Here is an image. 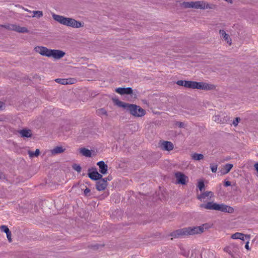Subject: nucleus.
Here are the masks:
<instances>
[{"instance_id": "nucleus-17", "label": "nucleus", "mask_w": 258, "mask_h": 258, "mask_svg": "<svg viewBox=\"0 0 258 258\" xmlns=\"http://www.w3.org/2000/svg\"><path fill=\"white\" fill-rule=\"evenodd\" d=\"M10 30L15 31L19 33H28L29 30L25 27H21L17 25H12L10 27Z\"/></svg>"}, {"instance_id": "nucleus-38", "label": "nucleus", "mask_w": 258, "mask_h": 258, "mask_svg": "<svg viewBox=\"0 0 258 258\" xmlns=\"http://www.w3.org/2000/svg\"><path fill=\"white\" fill-rule=\"evenodd\" d=\"M90 189L88 188H86L84 190V194L85 196H90Z\"/></svg>"}, {"instance_id": "nucleus-30", "label": "nucleus", "mask_w": 258, "mask_h": 258, "mask_svg": "<svg viewBox=\"0 0 258 258\" xmlns=\"http://www.w3.org/2000/svg\"><path fill=\"white\" fill-rule=\"evenodd\" d=\"M55 81L59 84H62V85H66L69 84L67 80L64 79H56L55 80Z\"/></svg>"}, {"instance_id": "nucleus-46", "label": "nucleus", "mask_w": 258, "mask_h": 258, "mask_svg": "<svg viewBox=\"0 0 258 258\" xmlns=\"http://www.w3.org/2000/svg\"><path fill=\"white\" fill-rule=\"evenodd\" d=\"M11 26H12V25H2V27L10 30V27H11Z\"/></svg>"}, {"instance_id": "nucleus-40", "label": "nucleus", "mask_w": 258, "mask_h": 258, "mask_svg": "<svg viewBox=\"0 0 258 258\" xmlns=\"http://www.w3.org/2000/svg\"><path fill=\"white\" fill-rule=\"evenodd\" d=\"M240 119L239 117H236L235 119L233 121L232 124L234 126H236L238 124V122H239V120H240Z\"/></svg>"}, {"instance_id": "nucleus-28", "label": "nucleus", "mask_w": 258, "mask_h": 258, "mask_svg": "<svg viewBox=\"0 0 258 258\" xmlns=\"http://www.w3.org/2000/svg\"><path fill=\"white\" fill-rule=\"evenodd\" d=\"M233 166V165L232 164L228 163V164H225L224 166L225 171H224V174L228 173L230 171V170L232 169Z\"/></svg>"}, {"instance_id": "nucleus-18", "label": "nucleus", "mask_w": 258, "mask_h": 258, "mask_svg": "<svg viewBox=\"0 0 258 258\" xmlns=\"http://www.w3.org/2000/svg\"><path fill=\"white\" fill-rule=\"evenodd\" d=\"M97 165L99 167V171L103 174H105L107 173L108 166L107 164H105L103 161L97 162Z\"/></svg>"}, {"instance_id": "nucleus-41", "label": "nucleus", "mask_w": 258, "mask_h": 258, "mask_svg": "<svg viewBox=\"0 0 258 258\" xmlns=\"http://www.w3.org/2000/svg\"><path fill=\"white\" fill-rule=\"evenodd\" d=\"M5 107V103L3 102L0 101V111L4 110Z\"/></svg>"}, {"instance_id": "nucleus-2", "label": "nucleus", "mask_w": 258, "mask_h": 258, "mask_svg": "<svg viewBox=\"0 0 258 258\" xmlns=\"http://www.w3.org/2000/svg\"><path fill=\"white\" fill-rule=\"evenodd\" d=\"M53 19L61 24L72 27L73 28H78L83 26L81 22L78 21L73 18H67L62 16L52 14Z\"/></svg>"}, {"instance_id": "nucleus-19", "label": "nucleus", "mask_w": 258, "mask_h": 258, "mask_svg": "<svg viewBox=\"0 0 258 258\" xmlns=\"http://www.w3.org/2000/svg\"><path fill=\"white\" fill-rule=\"evenodd\" d=\"M244 237L246 238L249 239L250 235H244L241 233L236 232L231 235V238L234 239H241L242 240H244Z\"/></svg>"}, {"instance_id": "nucleus-23", "label": "nucleus", "mask_w": 258, "mask_h": 258, "mask_svg": "<svg viewBox=\"0 0 258 258\" xmlns=\"http://www.w3.org/2000/svg\"><path fill=\"white\" fill-rule=\"evenodd\" d=\"M65 151V149L61 146H56L51 150V153L52 155H56L63 153Z\"/></svg>"}, {"instance_id": "nucleus-11", "label": "nucleus", "mask_w": 258, "mask_h": 258, "mask_svg": "<svg viewBox=\"0 0 258 258\" xmlns=\"http://www.w3.org/2000/svg\"><path fill=\"white\" fill-rule=\"evenodd\" d=\"M107 186V178H102L96 182V188L98 191L104 190Z\"/></svg>"}, {"instance_id": "nucleus-6", "label": "nucleus", "mask_w": 258, "mask_h": 258, "mask_svg": "<svg viewBox=\"0 0 258 258\" xmlns=\"http://www.w3.org/2000/svg\"><path fill=\"white\" fill-rule=\"evenodd\" d=\"M175 177L176 179V183L184 185L188 180V178L184 174L181 172H177L175 173Z\"/></svg>"}, {"instance_id": "nucleus-39", "label": "nucleus", "mask_w": 258, "mask_h": 258, "mask_svg": "<svg viewBox=\"0 0 258 258\" xmlns=\"http://www.w3.org/2000/svg\"><path fill=\"white\" fill-rule=\"evenodd\" d=\"M175 125H177L180 128H183V127H184V123L182 122L177 121L175 123Z\"/></svg>"}, {"instance_id": "nucleus-14", "label": "nucleus", "mask_w": 258, "mask_h": 258, "mask_svg": "<svg viewBox=\"0 0 258 258\" xmlns=\"http://www.w3.org/2000/svg\"><path fill=\"white\" fill-rule=\"evenodd\" d=\"M218 211L228 213H233L234 211V209L229 206L224 204H219Z\"/></svg>"}, {"instance_id": "nucleus-10", "label": "nucleus", "mask_w": 258, "mask_h": 258, "mask_svg": "<svg viewBox=\"0 0 258 258\" xmlns=\"http://www.w3.org/2000/svg\"><path fill=\"white\" fill-rule=\"evenodd\" d=\"M225 114H218L213 116V120L215 122L220 123H225L228 122L229 118L227 116H225Z\"/></svg>"}, {"instance_id": "nucleus-7", "label": "nucleus", "mask_w": 258, "mask_h": 258, "mask_svg": "<svg viewBox=\"0 0 258 258\" xmlns=\"http://www.w3.org/2000/svg\"><path fill=\"white\" fill-rule=\"evenodd\" d=\"M225 252L233 256L234 254L237 253L239 252L238 246L233 243L229 244L224 248Z\"/></svg>"}, {"instance_id": "nucleus-56", "label": "nucleus", "mask_w": 258, "mask_h": 258, "mask_svg": "<svg viewBox=\"0 0 258 258\" xmlns=\"http://www.w3.org/2000/svg\"><path fill=\"white\" fill-rule=\"evenodd\" d=\"M190 258H191V257H190Z\"/></svg>"}, {"instance_id": "nucleus-29", "label": "nucleus", "mask_w": 258, "mask_h": 258, "mask_svg": "<svg viewBox=\"0 0 258 258\" xmlns=\"http://www.w3.org/2000/svg\"><path fill=\"white\" fill-rule=\"evenodd\" d=\"M33 13L34 14V16L33 17H37L38 18H40L43 16V12L41 11H33Z\"/></svg>"}, {"instance_id": "nucleus-54", "label": "nucleus", "mask_w": 258, "mask_h": 258, "mask_svg": "<svg viewBox=\"0 0 258 258\" xmlns=\"http://www.w3.org/2000/svg\"><path fill=\"white\" fill-rule=\"evenodd\" d=\"M106 178H107V181H108V180H111V178H110L109 177H107Z\"/></svg>"}, {"instance_id": "nucleus-25", "label": "nucleus", "mask_w": 258, "mask_h": 258, "mask_svg": "<svg viewBox=\"0 0 258 258\" xmlns=\"http://www.w3.org/2000/svg\"><path fill=\"white\" fill-rule=\"evenodd\" d=\"M80 152L83 156L87 157H90L92 155L91 151L85 148H81Z\"/></svg>"}, {"instance_id": "nucleus-16", "label": "nucleus", "mask_w": 258, "mask_h": 258, "mask_svg": "<svg viewBox=\"0 0 258 258\" xmlns=\"http://www.w3.org/2000/svg\"><path fill=\"white\" fill-rule=\"evenodd\" d=\"M65 52L62 50L52 49L51 57L55 59H59L63 57L65 55Z\"/></svg>"}, {"instance_id": "nucleus-55", "label": "nucleus", "mask_w": 258, "mask_h": 258, "mask_svg": "<svg viewBox=\"0 0 258 258\" xmlns=\"http://www.w3.org/2000/svg\"><path fill=\"white\" fill-rule=\"evenodd\" d=\"M0 121H2V120H1V119H0Z\"/></svg>"}, {"instance_id": "nucleus-1", "label": "nucleus", "mask_w": 258, "mask_h": 258, "mask_svg": "<svg viewBox=\"0 0 258 258\" xmlns=\"http://www.w3.org/2000/svg\"><path fill=\"white\" fill-rule=\"evenodd\" d=\"M208 227L206 224L200 226L188 227L177 229L170 234V236L174 238L183 237L185 236L199 234L204 232Z\"/></svg>"}, {"instance_id": "nucleus-5", "label": "nucleus", "mask_w": 258, "mask_h": 258, "mask_svg": "<svg viewBox=\"0 0 258 258\" xmlns=\"http://www.w3.org/2000/svg\"><path fill=\"white\" fill-rule=\"evenodd\" d=\"M193 8L197 9H214L216 6L214 4H209L205 1L193 2Z\"/></svg>"}, {"instance_id": "nucleus-49", "label": "nucleus", "mask_w": 258, "mask_h": 258, "mask_svg": "<svg viewBox=\"0 0 258 258\" xmlns=\"http://www.w3.org/2000/svg\"><path fill=\"white\" fill-rule=\"evenodd\" d=\"M2 178H5V175L3 173L0 174V179Z\"/></svg>"}, {"instance_id": "nucleus-21", "label": "nucleus", "mask_w": 258, "mask_h": 258, "mask_svg": "<svg viewBox=\"0 0 258 258\" xmlns=\"http://www.w3.org/2000/svg\"><path fill=\"white\" fill-rule=\"evenodd\" d=\"M213 193L212 191H207L201 194L200 195H199L198 196V199L200 201H202L205 199L206 197H210V199H209L210 200V199L213 197Z\"/></svg>"}, {"instance_id": "nucleus-48", "label": "nucleus", "mask_w": 258, "mask_h": 258, "mask_svg": "<svg viewBox=\"0 0 258 258\" xmlns=\"http://www.w3.org/2000/svg\"><path fill=\"white\" fill-rule=\"evenodd\" d=\"M254 167L255 168V169L258 172V163L254 164Z\"/></svg>"}, {"instance_id": "nucleus-37", "label": "nucleus", "mask_w": 258, "mask_h": 258, "mask_svg": "<svg viewBox=\"0 0 258 258\" xmlns=\"http://www.w3.org/2000/svg\"><path fill=\"white\" fill-rule=\"evenodd\" d=\"M185 80H178L176 82V84L179 86H185Z\"/></svg>"}, {"instance_id": "nucleus-12", "label": "nucleus", "mask_w": 258, "mask_h": 258, "mask_svg": "<svg viewBox=\"0 0 258 258\" xmlns=\"http://www.w3.org/2000/svg\"><path fill=\"white\" fill-rule=\"evenodd\" d=\"M200 207L207 210L218 211L219 204L213 202H209L206 204H201Z\"/></svg>"}, {"instance_id": "nucleus-43", "label": "nucleus", "mask_w": 258, "mask_h": 258, "mask_svg": "<svg viewBox=\"0 0 258 258\" xmlns=\"http://www.w3.org/2000/svg\"><path fill=\"white\" fill-rule=\"evenodd\" d=\"M181 253L183 256L187 257L189 255V251H186L185 250H183L182 252H181Z\"/></svg>"}, {"instance_id": "nucleus-4", "label": "nucleus", "mask_w": 258, "mask_h": 258, "mask_svg": "<svg viewBox=\"0 0 258 258\" xmlns=\"http://www.w3.org/2000/svg\"><path fill=\"white\" fill-rule=\"evenodd\" d=\"M184 87L190 89H202L204 90H211L215 89V86L204 82H198L192 81H186Z\"/></svg>"}, {"instance_id": "nucleus-50", "label": "nucleus", "mask_w": 258, "mask_h": 258, "mask_svg": "<svg viewBox=\"0 0 258 258\" xmlns=\"http://www.w3.org/2000/svg\"><path fill=\"white\" fill-rule=\"evenodd\" d=\"M226 2L230 3V4H232V0H225Z\"/></svg>"}, {"instance_id": "nucleus-20", "label": "nucleus", "mask_w": 258, "mask_h": 258, "mask_svg": "<svg viewBox=\"0 0 258 258\" xmlns=\"http://www.w3.org/2000/svg\"><path fill=\"white\" fill-rule=\"evenodd\" d=\"M219 33L221 37H222L229 45L231 44L232 40L228 34H227L224 30H220L219 31Z\"/></svg>"}, {"instance_id": "nucleus-32", "label": "nucleus", "mask_w": 258, "mask_h": 258, "mask_svg": "<svg viewBox=\"0 0 258 258\" xmlns=\"http://www.w3.org/2000/svg\"><path fill=\"white\" fill-rule=\"evenodd\" d=\"M52 51V49H48L47 48L46 49L44 56H47L49 57H51Z\"/></svg>"}, {"instance_id": "nucleus-44", "label": "nucleus", "mask_w": 258, "mask_h": 258, "mask_svg": "<svg viewBox=\"0 0 258 258\" xmlns=\"http://www.w3.org/2000/svg\"><path fill=\"white\" fill-rule=\"evenodd\" d=\"M224 185L225 186H229L231 185V182L229 181H225L224 182Z\"/></svg>"}, {"instance_id": "nucleus-8", "label": "nucleus", "mask_w": 258, "mask_h": 258, "mask_svg": "<svg viewBox=\"0 0 258 258\" xmlns=\"http://www.w3.org/2000/svg\"><path fill=\"white\" fill-rule=\"evenodd\" d=\"M88 172V176L92 180H98L102 177V175L98 172L96 168H89Z\"/></svg>"}, {"instance_id": "nucleus-22", "label": "nucleus", "mask_w": 258, "mask_h": 258, "mask_svg": "<svg viewBox=\"0 0 258 258\" xmlns=\"http://www.w3.org/2000/svg\"><path fill=\"white\" fill-rule=\"evenodd\" d=\"M22 137L30 138L32 136V132L30 130L23 129L19 132Z\"/></svg>"}, {"instance_id": "nucleus-9", "label": "nucleus", "mask_w": 258, "mask_h": 258, "mask_svg": "<svg viewBox=\"0 0 258 258\" xmlns=\"http://www.w3.org/2000/svg\"><path fill=\"white\" fill-rule=\"evenodd\" d=\"M159 147L163 151H170L174 148L173 143L169 141H162L159 143Z\"/></svg>"}, {"instance_id": "nucleus-35", "label": "nucleus", "mask_w": 258, "mask_h": 258, "mask_svg": "<svg viewBox=\"0 0 258 258\" xmlns=\"http://www.w3.org/2000/svg\"><path fill=\"white\" fill-rule=\"evenodd\" d=\"M73 168L78 172H80L81 171V167L79 165L75 164L73 166Z\"/></svg>"}, {"instance_id": "nucleus-51", "label": "nucleus", "mask_w": 258, "mask_h": 258, "mask_svg": "<svg viewBox=\"0 0 258 258\" xmlns=\"http://www.w3.org/2000/svg\"><path fill=\"white\" fill-rule=\"evenodd\" d=\"M23 9L25 11H27V12H30V13L31 12V11L28 10L27 9L24 8L23 7Z\"/></svg>"}, {"instance_id": "nucleus-36", "label": "nucleus", "mask_w": 258, "mask_h": 258, "mask_svg": "<svg viewBox=\"0 0 258 258\" xmlns=\"http://www.w3.org/2000/svg\"><path fill=\"white\" fill-rule=\"evenodd\" d=\"M198 187L201 191H202L205 187V184L203 181H200L198 183Z\"/></svg>"}, {"instance_id": "nucleus-26", "label": "nucleus", "mask_w": 258, "mask_h": 258, "mask_svg": "<svg viewBox=\"0 0 258 258\" xmlns=\"http://www.w3.org/2000/svg\"><path fill=\"white\" fill-rule=\"evenodd\" d=\"M204 155L202 154L195 153L191 155L192 159L196 161H200L204 159Z\"/></svg>"}, {"instance_id": "nucleus-47", "label": "nucleus", "mask_w": 258, "mask_h": 258, "mask_svg": "<svg viewBox=\"0 0 258 258\" xmlns=\"http://www.w3.org/2000/svg\"><path fill=\"white\" fill-rule=\"evenodd\" d=\"M245 247L246 249H247V250H249L250 248H249V242L247 241L246 243V244L245 245Z\"/></svg>"}, {"instance_id": "nucleus-53", "label": "nucleus", "mask_w": 258, "mask_h": 258, "mask_svg": "<svg viewBox=\"0 0 258 258\" xmlns=\"http://www.w3.org/2000/svg\"><path fill=\"white\" fill-rule=\"evenodd\" d=\"M106 178H107V181H108V180H111V178H110L109 177H107Z\"/></svg>"}, {"instance_id": "nucleus-24", "label": "nucleus", "mask_w": 258, "mask_h": 258, "mask_svg": "<svg viewBox=\"0 0 258 258\" xmlns=\"http://www.w3.org/2000/svg\"><path fill=\"white\" fill-rule=\"evenodd\" d=\"M46 48L47 47L44 46H37L34 48V50L36 52H38L41 55L44 56Z\"/></svg>"}, {"instance_id": "nucleus-27", "label": "nucleus", "mask_w": 258, "mask_h": 258, "mask_svg": "<svg viewBox=\"0 0 258 258\" xmlns=\"http://www.w3.org/2000/svg\"><path fill=\"white\" fill-rule=\"evenodd\" d=\"M28 154L30 158H32L34 156L37 157L40 154V150L38 149H37L35 152H33L31 151H28Z\"/></svg>"}, {"instance_id": "nucleus-34", "label": "nucleus", "mask_w": 258, "mask_h": 258, "mask_svg": "<svg viewBox=\"0 0 258 258\" xmlns=\"http://www.w3.org/2000/svg\"><path fill=\"white\" fill-rule=\"evenodd\" d=\"M217 165L216 164L210 165V168L212 172L215 173L217 170Z\"/></svg>"}, {"instance_id": "nucleus-45", "label": "nucleus", "mask_w": 258, "mask_h": 258, "mask_svg": "<svg viewBox=\"0 0 258 258\" xmlns=\"http://www.w3.org/2000/svg\"><path fill=\"white\" fill-rule=\"evenodd\" d=\"M133 116L135 117H142L145 114H132Z\"/></svg>"}, {"instance_id": "nucleus-33", "label": "nucleus", "mask_w": 258, "mask_h": 258, "mask_svg": "<svg viewBox=\"0 0 258 258\" xmlns=\"http://www.w3.org/2000/svg\"><path fill=\"white\" fill-rule=\"evenodd\" d=\"M0 229L2 231L7 233H9V232L10 231V230L8 228V227L6 226V225H2L1 227H0Z\"/></svg>"}, {"instance_id": "nucleus-3", "label": "nucleus", "mask_w": 258, "mask_h": 258, "mask_svg": "<svg viewBox=\"0 0 258 258\" xmlns=\"http://www.w3.org/2000/svg\"><path fill=\"white\" fill-rule=\"evenodd\" d=\"M113 103L119 107H122L130 113H137V111L141 113H145V110L139 106L135 104H131L120 101L118 99L112 98Z\"/></svg>"}, {"instance_id": "nucleus-13", "label": "nucleus", "mask_w": 258, "mask_h": 258, "mask_svg": "<svg viewBox=\"0 0 258 258\" xmlns=\"http://www.w3.org/2000/svg\"><path fill=\"white\" fill-rule=\"evenodd\" d=\"M218 211L228 213H233L234 211V209L229 206L224 204H219Z\"/></svg>"}, {"instance_id": "nucleus-15", "label": "nucleus", "mask_w": 258, "mask_h": 258, "mask_svg": "<svg viewBox=\"0 0 258 258\" xmlns=\"http://www.w3.org/2000/svg\"><path fill=\"white\" fill-rule=\"evenodd\" d=\"M115 91L120 95H129L133 94V89L131 87L117 88L115 89Z\"/></svg>"}, {"instance_id": "nucleus-52", "label": "nucleus", "mask_w": 258, "mask_h": 258, "mask_svg": "<svg viewBox=\"0 0 258 258\" xmlns=\"http://www.w3.org/2000/svg\"><path fill=\"white\" fill-rule=\"evenodd\" d=\"M142 102L144 103V104H146L148 105L147 101L146 100H143Z\"/></svg>"}, {"instance_id": "nucleus-42", "label": "nucleus", "mask_w": 258, "mask_h": 258, "mask_svg": "<svg viewBox=\"0 0 258 258\" xmlns=\"http://www.w3.org/2000/svg\"><path fill=\"white\" fill-rule=\"evenodd\" d=\"M6 234H7V237L8 238V239L9 241V242H11L12 241V238H11V231H10L9 232V233H7Z\"/></svg>"}, {"instance_id": "nucleus-31", "label": "nucleus", "mask_w": 258, "mask_h": 258, "mask_svg": "<svg viewBox=\"0 0 258 258\" xmlns=\"http://www.w3.org/2000/svg\"><path fill=\"white\" fill-rule=\"evenodd\" d=\"M193 2H183L182 6L185 8H193Z\"/></svg>"}]
</instances>
